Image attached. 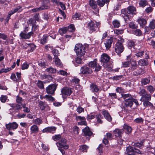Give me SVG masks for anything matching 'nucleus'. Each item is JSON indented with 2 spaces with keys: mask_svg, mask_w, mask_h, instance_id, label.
Segmentation results:
<instances>
[{
  "mask_svg": "<svg viewBox=\"0 0 155 155\" xmlns=\"http://www.w3.org/2000/svg\"><path fill=\"white\" fill-rule=\"evenodd\" d=\"M136 8L133 6H130L127 9H123L121 10L122 16L126 22L127 19H131L134 15L136 14Z\"/></svg>",
  "mask_w": 155,
  "mask_h": 155,
  "instance_id": "f257e3e1",
  "label": "nucleus"
},
{
  "mask_svg": "<svg viewBox=\"0 0 155 155\" xmlns=\"http://www.w3.org/2000/svg\"><path fill=\"white\" fill-rule=\"evenodd\" d=\"M110 58V56L106 53L103 54L101 57V61L103 63V66L108 70H110L112 67V65L109 62Z\"/></svg>",
  "mask_w": 155,
  "mask_h": 155,
  "instance_id": "f03ea898",
  "label": "nucleus"
},
{
  "mask_svg": "<svg viewBox=\"0 0 155 155\" xmlns=\"http://www.w3.org/2000/svg\"><path fill=\"white\" fill-rule=\"evenodd\" d=\"M57 146L58 147V150L60 151L63 155L65 154V151L64 149L67 150L69 148V146L67 144L66 140L64 138H62L61 140L56 143Z\"/></svg>",
  "mask_w": 155,
  "mask_h": 155,
  "instance_id": "7ed1b4c3",
  "label": "nucleus"
},
{
  "mask_svg": "<svg viewBox=\"0 0 155 155\" xmlns=\"http://www.w3.org/2000/svg\"><path fill=\"white\" fill-rule=\"evenodd\" d=\"M100 22L90 21L87 24V27L91 32L98 31L100 28Z\"/></svg>",
  "mask_w": 155,
  "mask_h": 155,
  "instance_id": "20e7f679",
  "label": "nucleus"
},
{
  "mask_svg": "<svg viewBox=\"0 0 155 155\" xmlns=\"http://www.w3.org/2000/svg\"><path fill=\"white\" fill-rule=\"evenodd\" d=\"M85 48L81 43L76 44L75 46L74 50L77 55L79 57L82 56L85 53Z\"/></svg>",
  "mask_w": 155,
  "mask_h": 155,
  "instance_id": "39448f33",
  "label": "nucleus"
},
{
  "mask_svg": "<svg viewBox=\"0 0 155 155\" xmlns=\"http://www.w3.org/2000/svg\"><path fill=\"white\" fill-rule=\"evenodd\" d=\"M126 152L127 155H134L136 153H141V152L139 150L131 146H129L127 147Z\"/></svg>",
  "mask_w": 155,
  "mask_h": 155,
  "instance_id": "423d86ee",
  "label": "nucleus"
},
{
  "mask_svg": "<svg viewBox=\"0 0 155 155\" xmlns=\"http://www.w3.org/2000/svg\"><path fill=\"white\" fill-rule=\"evenodd\" d=\"M57 86L58 84H51L49 85L46 88V92L48 94L54 95Z\"/></svg>",
  "mask_w": 155,
  "mask_h": 155,
  "instance_id": "0eeeda50",
  "label": "nucleus"
},
{
  "mask_svg": "<svg viewBox=\"0 0 155 155\" xmlns=\"http://www.w3.org/2000/svg\"><path fill=\"white\" fill-rule=\"evenodd\" d=\"M115 52L117 54H120L124 50V47L122 43L120 40H118L115 46Z\"/></svg>",
  "mask_w": 155,
  "mask_h": 155,
  "instance_id": "6e6552de",
  "label": "nucleus"
},
{
  "mask_svg": "<svg viewBox=\"0 0 155 155\" xmlns=\"http://www.w3.org/2000/svg\"><path fill=\"white\" fill-rule=\"evenodd\" d=\"M92 72L91 68L86 66L81 67L80 69V73L83 74H90Z\"/></svg>",
  "mask_w": 155,
  "mask_h": 155,
  "instance_id": "1a4fd4ad",
  "label": "nucleus"
},
{
  "mask_svg": "<svg viewBox=\"0 0 155 155\" xmlns=\"http://www.w3.org/2000/svg\"><path fill=\"white\" fill-rule=\"evenodd\" d=\"M72 92L71 88L68 87H65L61 90V93L63 95L70 96Z\"/></svg>",
  "mask_w": 155,
  "mask_h": 155,
  "instance_id": "9d476101",
  "label": "nucleus"
},
{
  "mask_svg": "<svg viewBox=\"0 0 155 155\" xmlns=\"http://www.w3.org/2000/svg\"><path fill=\"white\" fill-rule=\"evenodd\" d=\"M6 127L8 130L16 129L18 127V124L15 122L10 123L6 124Z\"/></svg>",
  "mask_w": 155,
  "mask_h": 155,
  "instance_id": "9b49d317",
  "label": "nucleus"
},
{
  "mask_svg": "<svg viewBox=\"0 0 155 155\" xmlns=\"http://www.w3.org/2000/svg\"><path fill=\"white\" fill-rule=\"evenodd\" d=\"M124 132L123 130L119 129H116L113 131V134L116 137H121Z\"/></svg>",
  "mask_w": 155,
  "mask_h": 155,
  "instance_id": "f8f14e48",
  "label": "nucleus"
},
{
  "mask_svg": "<svg viewBox=\"0 0 155 155\" xmlns=\"http://www.w3.org/2000/svg\"><path fill=\"white\" fill-rule=\"evenodd\" d=\"M113 41V38H110L105 41L104 44L107 50H109L110 48Z\"/></svg>",
  "mask_w": 155,
  "mask_h": 155,
  "instance_id": "ddd939ff",
  "label": "nucleus"
},
{
  "mask_svg": "<svg viewBox=\"0 0 155 155\" xmlns=\"http://www.w3.org/2000/svg\"><path fill=\"white\" fill-rule=\"evenodd\" d=\"M102 114L104 115L105 119H106L108 121L111 122L112 121V117L107 111L105 110H102Z\"/></svg>",
  "mask_w": 155,
  "mask_h": 155,
  "instance_id": "4468645a",
  "label": "nucleus"
},
{
  "mask_svg": "<svg viewBox=\"0 0 155 155\" xmlns=\"http://www.w3.org/2000/svg\"><path fill=\"white\" fill-rule=\"evenodd\" d=\"M9 105L12 107L10 110H15V111H18L22 108L21 105L16 104H9Z\"/></svg>",
  "mask_w": 155,
  "mask_h": 155,
  "instance_id": "2eb2a0df",
  "label": "nucleus"
},
{
  "mask_svg": "<svg viewBox=\"0 0 155 155\" xmlns=\"http://www.w3.org/2000/svg\"><path fill=\"white\" fill-rule=\"evenodd\" d=\"M56 129V128L54 127H49L43 129L42 131L43 133H52L55 131Z\"/></svg>",
  "mask_w": 155,
  "mask_h": 155,
  "instance_id": "dca6fc26",
  "label": "nucleus"
},
{
  "mask_svg": "<svg viewBox=\"0 0 155 155\" xmlns=\"http://www.w3.org/2000/svg\"><path fill=\"white\" fill-rule=\"evenodd\" d=\"M137 21L139 24L140 26L143 28L147 23V20L143 18H139L137 19Z\"/></svg>",
  "mask_w": 155,
  "mask_h": 155,
  "instance_id": "f3484780",
  "label": "nucleus"
},
{
  "mask_svg": "<svg viewBox=\"0 0 155 155\" xmlns=\"http://www.w3.org/2000/svg\"><path fill=\"white\" fill-rule=\"evenodd\" d=\"M33 33V32H29L27 34L21 32L20 34V36L22 38L28 39L30 38Z\"/></svg>",
  "mask_w": 155,
  "mask_h": 155,
  "instance_id": "a211bd4d",
  "label": "nucleus"
},
{
  "mask_svg": "<svg viewBox=\"0 0 155 155\" xmlns=\"http://www.w3.org/2000/svg\"><path fill=\"white\" fill-rule=\"evenodd\" d=\"M82 131L84 136H90L93 134L92 132L90 130L88 127H86L82 130Z\"/></svg>",
  "mask_w": 155,
  "mask_h": 155,
  "instance_id": "6ab92c4d",
  "label": "nucleus"
},
{
  "mask_svg": "<svg viewBox=\"0 0 155 155\" xmlns=\"http://www.w3.org/2000/svg\"><path fill=\"white\" fill-rule=\"evenodd\" d=\"M22 11V7L20 5L17 6L9 12L13 15L16 12L19 13Z\"/></svg>",
  "mask_w": 155,
  "mask_h": 155,
  "instance_id": "aec40b11",
  "label": "nucleus"
},
{
  "mask_svg": "<svg viewBox=\"0 0 155 155\" xmlns=\"http://www.w3.org/2000/svg\"><path fill=\"white\" fill-rule=\"evenodd\" d=\"M130 69L132 71L136 70L137 68V64L136 61L135 60H130Z\"/></svg>",
  "mask_w": 155,
  "mask_h": 155,
  "instance_id": "412c9836",
  "label": "nucleus"
},
{
  "mask_svg": "<svg viewBox=\"0 0 155 155\" xmlns=\"http://www.w3.org/2000/svg\"><path fill=\"white\" fill-rule=\"evenodd\" d=\"M90 89L93 92H97L99 89L95 84H91L90 86Z\"/></svg>",
  "mask_w": 155,
  "mask_h": 155,
  "instance_id": "4be33fe9",
  "label": "nucleus"
},
{
  "mask_svg": "<svg viewBox=\"0 0 155 155\" xmlns=\"http://www.w3.org/2000/svg\"><path fill=\"white\" fill-rule=\"evenodd\" d=\"M109 1L110 0H97V4L99 6L102 7L106 3H108Z\"/></svg>",
  "mask_w": 155,
  "mask_h": 155,
  "instance_id": "5701e85b",
  "label": "nucleus"
},
{
  "mask_svg": "<svg viewBox=\"0 0 155 155\" xmlns=\"http://www.w3.org/2000/svg\"><path fill=\"white\" fill-rule=\"evenodd\" d=\"M30 130L31 134L36 133L38 132L39 128L36 125H33L31 127Z\"/></svg>",
  "mask_w": 155,
  "mask_h": 155,
  "instance_id": "b1692460",
  "label": "nucleus"
},
{
  "mask_svg": "<svg viewBox=\"0 0 155 155\" xmlns=\"http://www.w3.org/2000/svg\"><path fill=\"white\" fill-rule=\"evenodd\" d=\"M89 4L91 7L94 9H96L97 8V5L96 2L94 0H90Z\"/></svg>",
  "mask_w": 155,
  "mask_h": 155,
  "instance_id": "393cba45",
  "label": "nucleus"
},
{
  "mask_svg": "<svg viewBox=\"0 0 155 155\" xmlns=\"http://www.w3.org/2000/svg\"><path fill=\"white\" fill-rule=\"evenodd\" d=\"M121 97L124 100L125 102L126 101L128 100L132 97V95L129 94H121Z\"/></svg>",
  "mask_w": 155,
  "mask_h": 155,
  "instance_id": "a878e982",
  "label": "nucleus"
},
{
  "mask_svg": "<svg viewBox=\"0 0 155 155\" xmlns=\"http://www.w3.org/2000/svg\"><path fill=\"white\" fill-rule=\"evenodd\" d=\"M138 64L139 65L143 66H146L148 64L147 61L144 59H141L139 60L138 62Z\"/></svg>",
  "mask_w": 155,
  "mask_h": 155,
  "instance_id": "bb28decb",
  "label": "nucleus"
},
{
  "mask_svg": "<svg viewBox=\"0 0 155 155\" xmlns=\"http://www.w3.org/2000/svg\"><path fill=\"white\" fill-rule=\"evenodd\" d=\"M96 117L97 123L99 124H102L103 123V121L101 120L103 118L102 115L100 114H97L96 115Z\"/></svg>",
  "mask_w": 155,
  "mask_h": 155,
  "instance_id": "cd10ccee",
  "label": "nucleus"
},
{
  "mask_svg": "<svg viewBox=\"0 0 155 155\" xmlns=\"http://www.w3.org/2000/svg\"><path fill=\"white\" fill-rule=\"evenodd\" d=\"M49 4L43 2L42 6L39 7L41 10L49 9L50 8Z\"/></svg>",
  "mask_w": 155,
  "mask_h": 155,
  "instance_id": "c85d7f7f",
  "label": "nucleus"
},
{
  "mask_svg": "<svg viewBox=\"0 0 155 155\" xmlns=\"http://www.w3.org/2000/svg\"><path fill=\"white\" fill-rule=\"evenodd\" d=\"M150 80L149 78H145L142 79L141 81V83L142 85H145L148 84L150 82Z\"/></svg>",
  "mask_w": 155,
  "mask_h": 155,
  "instance_id": "c756f323",
  "label": "nucleus"
},
{
  "mask_svg": "<svg viewBox=\"0 0 155 155\" xmlns=\"http://www.w3.org/2000/svg\"><path fill=\"white\" fill-rule=\"evenodd\" d=\"M146 87L147 90L151 94H152L155 90V88L151 85L146 86Z\"/></svg>",
  "mask_w": 155,
  "mask_h": 155,
  "instance_id": "7c9ffc66",
  "label": "nucleus"
},
{
  "mask_svg": "<svg viewBox=\"0 0 155 155\" xmlns=\"http://www.w3.org/2000/svg\"><path fill=\"white\" fill-rule=\"evenodd\" d=\"M151 99V96L150 94H147V93L146 94L144 95L143 97H142L141 100H142L143 101H150Z\"/></svg>",
  "mask_w": 155,
  "mask_h": 155,
  "instance_id": "2f4dec72",
  "label": "nucleus"
},
{
  "mask_svg": "<svg viewBox=\"0 0 155 155\" xmlns=\"http://www.w3.org/2000/svg\"><path fill=\"white\" fill-rule=\"evenodd\" d=\"M54 61L56 66L59 67H61L62 66V63L58 57L54 58Z\"/></svg>",
  "mask_w": 155,
  "mask_h": 155,
  "instance_id": "473e14b6",
  "label": "nucleus"
},
{
  "mask_svg": "<svg viewBox=\"0 0 155 155\" xmlns=\"http://www.w3.org/2000/svg\"><path fill=\"white\" fill-rule=\"evenodd\" d=\"M123 128L126 130V134H130L131 132V127L127 124H124L123 126Z\"/></svg>",
  "mask_w": 155,
  "mask_h": 155,
  "instance_id": "72a5a7b5",
  "label": "nucleus"
},
{
  "mask_svg": "<svg viewBox=\"0 0 155 155\" xmlns=\"http://www.w3.org/2000/svg\"><path fill=\"white\" fill-rule=\"evenodd\" d=\"M46 71L49 73L54 74L56 72V70L55 68L52 67H50L47 68L46 69Z\"/></svg>",
  "mask_w": 155,
  "mask_h": 155,
  "instance_id": "f704fd0d",
  "label": "nucleus"
},
{
  "mask_svg": "<svg viewBox=\"0 0 155 155\" xmlns=\"http://www.w3.org/2000/svg\"><path fill=\"white\" fill-rule=\"evenodd\" d=\"M132 98L128 100H127L125 101V106L126 107H131L132 105Z\"/></svg>",
  "mask_w": 155,
  "mask_h": 155,
  "instance_id": "c9c22d12",
  "label": "nucleus"
},
{
  "mask_svg": "<svg viewBox=\"0 0 155 155\" xmlns=\"http://www.w3.org/2000/svg\"><path fill=\"white\" fill-rule=\"evenodd\" d=\"M149 26L151 30H153L155 28V20L153 19L150 22Z\"/></svg>",
  "mask_w": 155,
  "mask_h": 155,
  "instance_id": "e433bc0d",
  "label": "nucleus"
},
{
  "mask_svg": "<svg viewBox=\"0 0 155 155\" xmlns=\"http://www.w3.org/2000/svg\"><path fill=\"white\" fill-rule=\"evenodd\" d=\"M38 104L39 107L41 110H44L47 106V104L42 101H39Z\"/></svg>",
  "mask_w": 155,
  "mask_h": 155,
  "instance_id": "4c0bfd02",
  "label": "nucleus"
},
{
  "mask_svg": "<svg viewBox=\"0 0 155 155\" xmlns=\"http://www.w3.org/2000/svg\"><path fill=\"white\" fill-rule=\"evenodd\" d=\"M68 31L73 32L74 31L75 28L73 24H71L67 27Z\"/></svg>",
  "mask_w": 155,
  "mask_h": 155,
  "instance_id": "58836bf2",
  "label": "nucleus"
},
{
  "mask_svg": "<svg viewBox=\"0 0 155 155\" xmlns=\"http://www.w3.org/2000/svg\"><path fill=\"white\" fill-rule=\"evenodd\" d=\"M48 36L47 35H44L41 40V43L42 44H45L47 42Z\"/></svg>",
  "mask_w": 155,
  "mask_h": 155,
  "instance_id": "ea45409f",
  "label": "nucleus"
},
{
  "mask_svg": "<svg viewBox=\"0 0 155 155\" xmlns=\"http://www.w3.org/2000/svg\"><path fill=\"white\" fill-rule=\"evenodd\" d=\"M97 63V60H95L93 61H91L89 62L88 64V66L89 67L94 68V67H95L96 65V64Z\"/></svg>",
  "mask_w": 155,
  "mask_h": 155,
  "instance_id": "a19ab883",
  "label": "nucleus"
},
{
  "mask_svg": "<svg viewBox=\"0 0 155 155\" xmlns=\"http://www.w3.org/2000/svg\"><path fill=\"white\" fill-rule=\"evenodd\" d=\"M127 45L128 47L131 48L135 46V41L132 40H129L128 41Z\"/></svg>",
  "mask_w": 155,
  "mask_h": 155,
  "instance_id": "79ce46f5",
  "label": "nucleus"
},
{
  "mask_svg": "<svg viewBox=\"0 0 155 155\" xmlns=\"http://www.w3.org/2000/svg\"><path fill=\"white\" fill-rule=\"evenodd\" d=\"M133 34L137 36H141L142 35V32L140 29H137L134 31Z\"/></svg>",
  "mask_w": 155,
  "mask_h": 155,
  "instance_id": "37998d69",
  "label": "nucleus"
},
{
  "mask_svg": "<svg viewBox=\"0 0 155 155\" xmlns=\"http://www.w3.org/2000/svg\"><path fill=\"white\" fill-rule=\"evenodd\" d=\"M44 98H46V100L48 101H53L54 100V98L51 95H46L44 97Z\"/></svg>",
  "mask_w": 155,
  "mask_h": 155,
  "instance_id": "c03bdc74",
  "label": "nucleus"
},
{
  "mask_svg": "<svg viewBox=\"0 0 155 155\" xmlns=\"http://www.w3.org/2000/svg\"><path fill=\"white\" fill-rule=\"evenodd\" d=\"M42 120L40 118H37L33 120L34 123L38 125H40L42 123Z\"/></svg>",
  "mask_w": 155,
  "mask_h": 155,
  "instance_id": "a18cd8bd",
  "label": "nucleus"
},
{
  "mask_svg": "<svg viewBox=\"0 0 155 155\" xmlns=\"http://www.w3.org/2000/svg\"><path fill=\"white\" fill-rule=\"evenodd\" d=\"M147 93V92L145 89L141 88L140 87V91L139 92V94L140 95L143 97L144 95L146 94Z\"/></svg>",
  "mask_w": 155,
  "mask_h": 155,
  "instance_id": "49530a36",
  "label": "nucleus"
},
{
  "mask_svg": "<svg viewBox=\"0 0 155 155\" xmlns=\"http://www.w3.org/2000/svg\"><path fill=\"white\" fill-rule=\"evenodd\" d=\"M129 26L130 28L133 29H136L138 27L137 26L135 25L134 22H130L129 23Z\"/></svg>",
  "mask_w": 155,
  "mask_h": 155,
  "instance_id": "de8ad7c7",
  "label": "nucleus"
},
{
  "mask_svg": "<svg viewBox=\"0 0 155 155\" xmlns=\"http://www.w3.org/2000/svg\"><path fill=\"white\" fill-rule=\"evenodd\" d=\"M59 32L61 35H62L68 31L67 30V27H65L60 29L59 30Z\"/></svg>",
  "mask_w": 155,
  "mask_h": 155,
  "instance_id": "09e8293b",
  "label": "nucleus"
},
{
  "mask_svg": "<svg viewBox=\"0 0 155 155\" xmlns=\"http://www.w3.org/2000/svg\"><path fill=\"white\" fill-rule=\"evenodd\" d=\"M53 139L55 141L60 140H61V136L60 134L55 135L52 137Z\"/></svg>",
  "mask_w": 155,
  "mask_h": 155,
  "instance_id": "8fccbe9b",
  "label": "nucleus"
},
{
  "mask_svg": "<svg viewBox=\"0 0 155 155\" xmlns=\"http://www.w3.org/2000/svg\"><path fill=\"white\" fill-rule=\"evenodd\" d=\"M75 63L74 64L76 66H77L76 65V64H81L82 63V60L79 58L77 57L75 58Z\"/></svg>",
  "mask_w": 155,
  "mask_h": 155,
  "instance_id": "3c124183",
  "label": "nucleus"
},
{
  "mask_svg": "<svg viewBox=\"0 0 155 155\" xmlns=\"http://www.w3.org/2000/svg\"><path fill=\"white\" fill-rule=\"evenodd\" d=\"M29 22L31 25L32 27H33L35 25L36 21L33 18H30L29 20Z\"/></svg>",
  "mask_w": 155,
  "mask_h": 155,
  "instance_id": "603ef678",
  "label": "nucleus"
},
{
  "mask_svg": "<svg viewBox=\"0 0 155 155\" xmlns=\"http://www.w3.org/2000/svg\"><path fill=\"white\" fill-rule=\"evenodd\" d=\"M80 80L76 77H73L71 80L72 83L74 84H78L79 83Z\"/></svg>",
  "mask_w": 155,
  "mask_h": 155,
  "instance_id": "864d4df0",
  "label": "nucleus"
},
{
  "mask_svg": "<svg viewBox=\"0 0 155 155\" xmlns=\"http://www.w3.org/2000/svg\"><path fill=\"white\" fill-rule=\"evenodd\" d=\"M88 147L86 145L81 146L80 148V150L83 152H87Z\"/></svg>",
  "mask_w": 155,
  "mask_h": 155,
  "instance_id": "5fc2aeb1",
  "label": "nucleus"
},
{
  "mask_svg": "<svg viewBox=\"0 0 155 155\" xmlns=\"http://www.w3.org/2000/svg\"><path fill=\"white\" fill-rule=\"evenodd\" d=\"M113 25L115 28H118L120 26L119 22L117 20H114L113 21Z\"/></svg>",
  "mask_w": 155,
  "mask_h": 155,
  "instance_id": "6e6d98bb",
  "label": "nucleus"
},
{
  "mask_svg": "<svg viewBox=\"0 0 155 155\" xmlns=\"http://www.w3.org/2000/svg\"><path fill=\"white\" fill-rule=\"evenodd\" d=\"M147 4V1L146 0H140L139 2V5L142 7H144Z\"/></svg>",
  "mask_w": 155,
  "mask_h": 155,
  "instance_id": "4d7b16f0",
  "label": "nucleus"
},
{
  "mask_svg": "<svg viewBox=\"0 0 155 155\" xmlns=\"http://www.w3.org/2000/svg\"><path fill=\"white\" fill-rule=\"evenodd\" d=\"M37 86L39 88L43 89L44 88V85L43 82L40 81H39L37 83Z\"/></svg>",
  "mask_w": 155,
  "mask_h": 155,
  "instance_id": "13d9d810",
  "label": "nucleus"
},
{
  "mask_svg": "<svg viewBox=\"0 0 155 155\" xmlns=\"http://www.w3.org/2000/svg\"><path fill=\"white\" fill-rule=\"evenodd\" d=\"M52 53L54 56V58L58 57V56L59 55L58 51L56 49H54L53 50Z\"/></svg>",
  "mask_w": 155,
  "mask_h": 155,
  "instance_id": "bf43d9fd",
  "label": "nucleus"
},
{
  "mask_svg": "<svg viewBox=\"0 0 155 155\" xmlns=\"http://www.w3.org/2000/svg\"><path fill=\"white\" fill-rule=\"evenodd\" d=\"M130 62L128 61H126L122 62V67L123 68L128 67L130 66Z\"/></svg>",
  "mask_w": 155,
  "mask_h": 155,
  "instance_id": "052dcab7",
  "label": "nucleus"
},
{
  "mask_svg": "<svg viewBox=\"0 0 155 155\" xmlns=\"http://www.w3.org/2000/svg\"><path fill=\"white\" fill-rule=\"evenodd\" d=\"M75 120L77 121H81L82 120H86V118L84 117L76 116Z\"/></svg>",
  "mask_w": 155,
  "mask_h": 155,
  "instance_id": "680f3d73",
  "label": "nucleus"
},
{
  "mask_svg": "<svg viewBox=\"0 0 155 155\" xmlns=\"http://www.w3.org/2000/svg\"><path fill=\"white\" fill-rule=\"evenodd\" d=\"M149 101H143V104L145 106H152L153 104H152Z\"/></svg>",
  "mask_w": 155,
  "mask_h": 155,
  "instance_id": "e2e57ef3",
  "label": "nucleus"
},
{
  "mask_svg": "<svg viewBox=\"0 0 155 155\" xmlns=\"http://www.w3.org/2000/svg\"><path fill=\"white\" fill-rule=\"evenodd\" d=\"M134 121L137 123H142L143 121V119L141 117L137 118L134 120Z\"/></svg>",
  "mask_w": 155,
  "mask_h": 155,
  "instance_id": "0e129e2a",
  "label": "nucleus"
},
{
  "mask_svg": "<svg viewBox=\"0 0 155 155\" xmlns=\"http://www.w3.org/2000/svg\"><path fill=\"white\" fill-rule=\"evenodd\" d=\"M23 101L22 97L18 95L16 97V102L18 104H21Z\"/></svg>",
  "mask_w": 155,
  "mask_h": 155,
  "instance_id": "69168bd1",
  "label": "nucleus"
},
{
  "mask_svg": "<svg viewBox=\"0 0 155 155\" xmlns=\"http://www.w3.org/2000/svg\"><path fill=\"white\" fill-rule=\"evenodd\" d=\"M58 73L60 75L67 76L68 75V73L65 71L61 70L58 72Z\"/></svg>",
  "mask_w": 155,
  "mask_h": 155,
  "instance_id": "338daca9",
  "label": "nucleus"
},
{
  "mask_svg": "<svg viewBox=\"0 0 155 155\" xmlns=\"http://www.w3.org/2000/svg\"><path fill=\"white\" fill-rule=\"evenodd\" d=\"M29 67V64L26 62L24 63L21 65V69L22 70L27 69Z\"/></svg>",
  "mask_w": 155,
  "mask_h": 155,
  "instance_id": "774afa93",
  "label": "nucleus"
}]
</instances>
